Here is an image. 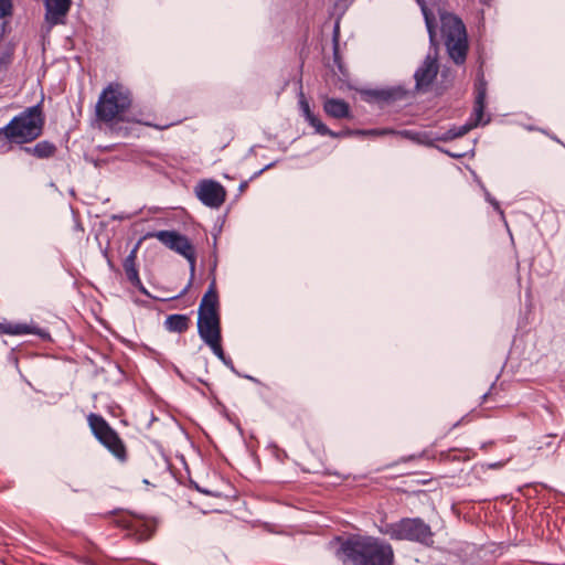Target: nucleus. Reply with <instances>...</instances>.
<instances>
[{"label": "nucleus", "mask_w": 565, "mask_h": 565, "mask_svg": "<svg viewBox=\"0 0 565 565\" xmlns=\"http://www.w3.org/2000/svg\"><path fill=\"white\" fill-rule=\"evenodd\" d=\"M198 332L205 343L221 339L220 315H199Z\"/></svg>", "instance_id": "9d476101"}, {"label": "nucleus", "mask_w": 565, "mask_h": 565, "mask_svg": "<svg viewBox=\"0 0 565 565\" xmlns=\"http://www.w3.org/2000/svg\"><path fill=\"white\" fill-rule=\"evenodd\" d=\"M0 334H9V335L36 334L41 339L50 338V334L47 331L40 329L35 326H30L26 323H11V322H0Z\"/></svg>", "instance_id": "ddd939ff"}, {"label": "nucleus", "mask_w": 565, "mask_h": 565, "mask_svg": "<svg viewBox=\"0 0 565 565\" xmlns=\"http://www.w3.org/2000/svg\"><path fill=\"white\" fill-rule=\"evenodd\" d=\"M299 105H300L301 113L305 116L306 120H308L310 117L313 116V114L310 110V106H309L308 102L305 99L302 93H300Z\"/></svg>", "instance_id": "a878e982"}, {"label": "nucleus", "mask_w": 565, "mask_h": 565, "mask_svg": "<svg viewBox=\"0 0 565 565\" xmlns=\"http://www.w3.org/2000/svg\"><path fill=\"white\" fill-rule=\"evenodd\" d=\"M438 73L436 56L428 54L420 67L415 72L417 88H424L431 84Z\"/></svg>", "instance_id": "9b49d317"}, {"label": "nucleus", "mask_w": 565, "mask_h": 565, "mask_svg": "<svg viewBox=\"0 0 565 565\" xmlns=\"http://www.w3.org/2000/svg\"><path fill=\"white\" fill-rule=\"evenodd\" d=\"M198 199L211 209H218L225 201L224 186L214 180H203L195 186Z\"/></svg>", "instance_id": "1a4fd4ad"}, {"label": "nucleus", "mask_w": 565, "mask_h": 565, "mask_svg": "<svg viewBox=\"0 0 565 565\" xmlns=\"http://www.w3.org/2000/svg\"><path fill=\"white\" fill-rule=\"evenodd\" d=\"M477 96H476V103H475V108H473V118L460 126V127H454L451 129H449L440 139L441 140H450V139H455V138H458V137H461L463 135H466L469 130H471L472 128L477 127L478 125H486L489 119H483V116H484V100H486V84L480 81L477 85Z\"/></svg>", "instance_id": "6e6552de"}, {"label": "nucleus", "mask_w": 565, "mask_h": 565, "mask_svg": "<svg viewBox=\"0 0 565 565\" xmlns=\"http://www.w3.org/2000/svg\"><path fill=\"white\" fill-rule=\"evenodd\" d=\"M0 148L8 149V141L6 139L3 128L0 129Z\"/></svg>", "instance_id": "cd10ccee"}, {"label": "nucleus", "mask_w": 565, "mask_h": 565, "mask_svg": "<svg viewBox=\"0 0 565 565\" xmlns=\"http://www.w3.org/2000/svg\"><path fill=\"white\" fill-rule=\"evenodd\" d=\"M416 1L420 6L423 15L425 18L426 28H427V31L429 34V41H430V44L434 46V45H436V32H435V28H434V23H433L431 13L427 9L424 0H416Z\"/></svg>", "instance_id": "aec40b11"}, {"label": "nucleus", "mask_w": 565, "mask_h": 565, "mask_svg": "<svg viewBox=\"0 0 565 565\" xmlns=\"http://www.w3.org/2000/svg\"><path fill=\"white\" fill-rule=\"evenodd\" d=\"M43 119L38 106L29 107L3 127L7 141L25 143L36 139L42 131Z\"/></svg>", "instance_id": "20e7f679"}, {"label": "nucleus", "mask_w": 565, "mask_h": 565, "mask_svg": "<svg viewBox=\"0 0 565 565\" xmlns=\"http://www.w3.org/2000/svg\"><path fill=\"white\" fill-rule=\"evenodd\" d=\"M71 0H45V20L50 25L64 23Z\"/></svg>", "instance_id": "f8f14e48"}, {"label": "nucleus", "mask_w": 565, "mask_h": 565, "mask_svg": "<svg viewBox=\"0 0 565 565\" xmlns=\"http://www.w3.org/2000/svg\"><path fill=\"white\" fill-rule=\"evenodd\" d=\"M12 14V1L0 0V19L10 17Z\"/></svg>", "instance_id": "393cba45"}, {"label": "nucleus", "mask_w": 565, "mask_h": 565, "mask_svg": "<svg viewBox=\"0 0 565 565\" xmlns=\"http://www.w3.org/2000/svg\"><path fill=\"white\" fill-rule=\"evenodd\" d=\"M87 423L93 436L103 445L118 461L126 462L128 459L127 447L119 434L99 414L90 413Z\"/></svg>", "instance_id": "423d86ee"}, {"label": "nucleus", "mask_w": 565, "mask_h": 565, "mask_svg": "<svg viewBox=\"0 0 565 565\" xmlns=\"http://www.w3.org/2000/svg\"><path fill=\"white\" fill-rule=\"evenodd\" d=\"M323 109L333 118H345L349 116V105L342 99H327L324 102Z\"/></svg>", "instance_id": "2eb2a0df"}, {"label": "nucleus", "mask_w": 565, "mask_h": 565, "mask_svg": "<svg viewBox=\"0 0 565 565\" xmlns=\"http://www.w3.org/2000/svg\"><path fill=\"white\" fill-rule=\"evenodd\" d=\"M24 150L38 158H49L54 153L55 147L47 141H41L32 148H24Z\"/></svg>", "instance_id": "6ab92c4d"}, {"label": "nucleus", "mask_w": 565, "mask_h": 565, "mask_svg": "<svg viewBox=\"0 0 565 565\" xmlns=\"http://www.w3.org/2000/svg\"><path fill=\"white\" fill-rule=\"evenodd\" d=\"M416 1L420 6L423 15L425 18L426 28H427V31L429 34V41H430V44L434 46V45H436V32H435V28H434V23H433L431 13L427 9L424 0H416Z\"/></svg>", "instance_id": "412c9836"}, {"label": "nucleus", "mask_w": 565, "mask_h": 565, "mask_svg": "<svg viewBox=\"0 0 565 565\" xmlns=\"http://www.w3.org/2000/svg\"><path fill=\"white\" fill-rule=\"evenodd\" d=\"M136 253H137L136 249H132L124 262V269H125L127 279L130 282H140L137 266H136V258H137Z\"/></svg>", "instance_id": "a211bd4d"}, {"label": "nucleus", "mask_w": 565, "mask_h": 565, "mask_svg": "<svg viewBox=\"0 0 565 565\" xmlns=\"http://www.w3.org/2000/svg\"><path fill=\"white\" fill-rule=\"evenodd\" d=\"M355 135H363V136H383L387 134H396L394 130L391 129H370V130H359L354 132ZM403 137L415 140L418 142H423L422 136L418 132H414L411 130H404L398 132Z\"/></svg>", "instance_id": "f3484780"}, {"label": "nucleus", "mask_w": 565, "mask_h": 565, "mask_svg": "<svg viewBox=\"0 0 565 565\" xmlns=\"http://www.w3.org/2000/svg\"><path fill=\"white\" fill-rule=\"evenodd\" d=\"M221 339H216V340H212L211 342L206 343L210 349L212 350V352L225 364V365H230L233 367V363H232V360L231 359H227L225 356V353H224V350L222 348V344H221Z\"/></svg>", "instance_id": "4be33fe9"}, {"label": "nucleus", "mask_w": 565, "mask_h": 565, "mask_svg": "<svg viewBox=\"0 0 565 565\" xmlns=\"http://www.w3.org/2000/svg\"><path fill=\"white\" fill-rule=\"evenodd\" d=\"M199 315H218V296L215 290V285H210L209 290L203 296Z\"/></svg>", "instance_id": "4468645a"}, {"label": "nucleus", "mask_w": 565, "mask_h": 565, "mask_svg": "<svg viewBox=\"0 0 565 565\" xmlns=\"http://www.w3.org/2000/svg\"><path fill=\"white\" fill-rule=\"evenodd\" d=\"M337 557L343 565H393L390 543L371 535H350L341 542Z\"/></svg>", "instance_id": "f257e3e1"}, {"label": "nucleus", "mask_w": 565, "mask_h": 565, "mask_svg": "<svg viewBox=\"0 0 565 565\" xmlns=\"http://www.w3.org/2000/svg\"><path fill=\"white\" fill-rule=\"evenodd\" d=\"M147 237H154L164 246L182 255L190 264L191 269L195 265V249L191 242L175 231H158L147 234Z\"/></svg>", "instance_id": "0eeeda50"}, {"label": "nucleus", "mask_w": 565, "mask_h": 565, "mask_svg": "<svg viewBox=\"0 0 565 565\" xmlns=\"http://www.w3.org/2000/svg\"><path fill=\"white\" fill-rule=\"evenodd\" d=\"M439 20L441 35L449 57L456 64H462L466 61L468 51L465 24L458 17L449 12H439Z\"/></svg>", "instance_id": "7ed1b4c3"}, {"label": "nucleus", "mask_w": 565, "mask_h": 565, "mask_svg": "<svg viewBox=\"0 0 565 565\" xmlns=\"http://www.w3.org/2000/svg\"><path fill=\"white\" fill-rule=\"evenodd\" d=\"M190 319L185 315H170L164 321L166 329L170 332L182 333L189 329Z\"/></svg>", "instance_id": "dca6fc26"}, {"label": "nucleus", "mask_w": 565, "mask_h": 565, "mask_svg": "<svg viewBox=\"0 0 565 565\" xmlns=\"http://www.w3.org/2000/svg\"><path fill=\"white\" fill-rule=\"evenodd\" d=\"M380 531L395 541H411L424 545L434 543V533L430 526L420 518H404L397 522L385 524Z\"/></svg>", "instance_id": "39448f33"}, {"label": "nucleus", "mask_w": 565, "mask_h": 565, "mask_svg": "<svg viewBox=\"0 0 565 565\" xmlns=\"http://www.w3.org/2000/svg\"><path fill=\"white\" fill-rule=\"evenodd\" d=\"M191 285H186L185 288H183L177 296H168V297H161V296H152V298L154 299H158V300H161V301H168V300H171V299H174V298H178L184 294L188 292L189 290V287ZM135 287L142 294L151 297V295L145 289L143 285H135Z\"/></svg>", "instance_id": "b1692460"}, {"label": "nucleus", "mask_w": 565, "mask_h": 565, "mask_svg": "<svg viewBox=\"0 0 565 565\" xmlns=\"http://www.w3.org/2000/svg\"><path fill=\"white\" fill-rule=\"evenodd\" d=\"M151 536V531L149 529H143L142 532L138 535V540L143 541L148 540Z\"/></svg>", "instance_id": "c85d7f7f"}, {"label": "nucleus", "mask_w": 565, "mask_h": 565, "mask_svg": "<svg viewBox=\"0 0 565 565\" xmlns=\"http://www.w3.org/2000/svg\"><path fill=\"white\" fill-rule=\"evenodd\" d=\"M486 200L494 207L500 214L501 218L505 221L504 212L501 210L499 202L488 192H484Z\"/></svg>", "instance_id": "bb28decb"}, {"label": "nucleus", "mask_w": 565, "mask_h": 565, "mask_svg": "<svg viewBox=\"0 0 565 565\" xmlns=\"http://www.w3.org/2000/svg\"><path fill=\"white\" fill-rule=\"evenodd\" d=\"M310 126H312L317 134L321 136H332L338 137L339 135L330 130L324 124L321 122V120L316 117L315 115L310 117L308 120Z\"/></svg>", "instance_id": "5701e85b"}, {"label": "nucleus", "mask_w": 565, "mask_h": 565, "mask_svg": "<svg viewBox=\"0 0 565 565\" xmlns=\"http://www.w3.org/2000/svg\"><path fill=\"white\" fill-rule=\"evenodd\" d=\"M131 105V94L119 83L109 84L100 94L96 105L97 117L106 122L122 120Z\"/></svg>", "instance_id": "f03ea898"}]
</instances>
